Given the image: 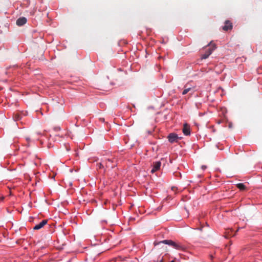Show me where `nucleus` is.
I'll return each instance as SVG.
<instances>
[{
  "label": "nucleus",
  "mask_w": 262,
  "mask_h": 262,
  "mask_svg": "<svg viewBox=\"0 0 262 262\" xmlns=\"http://www.w3.org/2000/svg\"><path fill=\"white\" fill-rule=\"evenodd\" d=\"M48 221L47 220H43L39 224H36L34 227V230H39L42 228L45 225L47 224Z\"/></svg>",
  "instance_id": "7ed1b4c3"
},
{
  "label": "nucleus",
  "mask_w": 262,
  "mask_h": 262,
  "mask_svg": "<svg viewBox=\"0 0 262 262\" xmlns=\"http://www.w3.org/2000/svg\"><path fill=\"white\" fill-rule=\"evenodd\" d=\"M156 164H161V162H157L156 163Z\"/></svg>",
  "instance_id": "2eb2a0df"
},
{
  "label": "nucleus",
  "mask_w": 262,
  "mask_h": 262,
  "mask_svg": "<svg viewBox=\"0 0 262 262\" xmlns=\"http://www.w3.org/2000/svg\"><path fill=\"white\" fill-rule=\"evenodd\" d=\"M174 249L177 250H182L183 249V246L180 244L177 243L176 242L174 243V244L172 246Z\"/></svg>",
  "instance_id": "9b49d317"
},
{
  "label": "nucleus",
  "mask_w": 262,
  "mask_h": 262,
  "mask_svg": "<svg viewBox=\"0 0 262 262\" xmlns=\"http://www.w3.org/2000/svg\"><path fill=\"white\" fill-rule=\"evenodd\" d=\"M34 163H35L34 164H37V163H38V162H37V161H35V162H34Z\"/></svg>",
  "instance_id": "a211bd4d"
},
{
  "label": "nucleus",
  "mask_w": 262,
  "mask_h": 262,
  "mask_svg": "<svg viewBox=\"0 0 262 262\" xmlns=\"http://www.w3.org/2000/svg\"><path fill=\"white\" fill-rule=\"evenodd\" d=\"M170 262H174L173 260L171 261Z\"/></svg>",
  "instance_id": "6ab92c4d"
},
{
  "label": "nucleus",
  "mask_w": 262,
  "mask_h": 262,
  "mask_svg": "<svg viewBox=\"0 0 262 262\" xmlns=\"http://www.w3.org/2000/svg\"><path fill=\"white\" fill-rule=\"evenodd\" d=\"M208 48L206 49L205 53L203 54L201 56L202 59L207 58L216 48L215 45L211 41L208 45Z\"/></svg>",
  "instance_id": "f257e3e1"
},
{
  "label": "nucleus",
  "mask_w": 262,
  "mask_h": 262,
  "mask_svg": "<svg viewBox=\"0 0 262 262\" xmlns=\"http://www.w3.org/2000/svg\"><path fill=\"white\" fill-rule=\"evenodd\" d=\"M174 249L177 250H182L183 249V246L180 244L177 243L176 242L174 243V244L172 246Z\"/></svg>",
  "instance_id": "9d476101"
},
{
  "label": "nucleus",
  "mask_w": 262,
  "mask_h": 262,
  "mask_svg": "<svg viewBox=\"0 0 262 262\" xmlns=\"http://www.w3.org/2000/svg\"><path fill=\"white\" fill-rule=\"evenodd\" d=\"M232 29V24L229 20H226L225 25L223 27V30L228 31Z\"/></svg>",
  "instance_id": "39448f33"
},
{
  "label": "nucleus",
  "mask_w": 262,
  "mask_h": 262,
  "mask_svg": "<svg viewBox=\"0 0 262 262\" xmlns=\"http://www.w3.org/2000/svg\"><path fill=\"white\" fill-rule=\"evenodd\" d=\"M194 89V87L189 86L188 84H187L184 86V90H183V91L182 92V95H186L187 93H188L189 92H191L192 93H193Z\"/></svg>",
  "instance_id": "20e7f679"
},
{
  "label": "nucleus",
  "mask_w": 262,
  "mask_h": 262,
  "mask_svg": "<svg viewBox=\"0 0 262 262\" xmlns=\"http://www.w3.org/2000/svg\"><path fill=\"white\" fill-rule=\"evenodd\" d=\"M108 161L109 162H111V161H110L109 159H108ZM111 162H112V163H113V162H114V161H111Z\"/></svg>",
  "instance_id": "dca6fc26"
},
{
  "label": "nucleus",
  "mask_w": 262,
  "mask_h": 262,
  "mask_svg": "<svg viewBox=\"0 0 262 262\" xmlns=\"http://www.w3.org/2000/svg\"><path fill=\"white\" fill-rule=\"evenodd\" d=\"M101 166H102V165H99V168H101Z\"/></svg>",
  "instance_id": "f3484780"
},
{
  "label": "nucleus",
  "mask_w": 262,
  "mask_h": 262,
  "mask_svg": "<svg viewBox=\"0 0 262 262\" xmlns=\"http://www.w3.org/2000/svg\"><path fill=\"white\" fill-rule=\"evenodd\" d=\"M27 22V18L25 17H21L19 18L16 20V25L18 26H21L25 24Z\"/></svg>",
  "instance_id": "0eeeda50"
},
{
  "label": "nucleus",
  "mask_w": 262,
  "mask_h": 262,
  "mask_svg": "<svg viewBox=\"0 0 262 262\" xmlns=\"http://www.w3.org/2000/svg\"><path fill=\"white\" fill-rule=\"evenodd\" d=\"M183 133L186 136H188L190 134V126L187 123L184 124Z\"/></svg>",
  "instance_id": "423d86ee"
},
{
  "label": "nucleus",
  "mask_w": 262,
  "mask_h": 262,
  "mask_svg": "<svg viewBox=\"0 0 262 262\" xmlns=\"http://www.w3.org/2000/svg\"><path fill=\"white\" fill-rule=\"evenodd\" d=\"M168 141L171 143H177L181 139V138L178 137V135L175 133H170L167 137Z\"/></svg>",
  "instance_id": "f03ea898"
},
{
  "label": "nucleus",
  "mask_w": 262,
  "mask_h": 262,
  "mask_svg": "<svg viewBox=\"0 0 262 262\" xmlns=\"http://www.w3.org/2000/svg\"><path fill=\"white\" fill-rule=\"evenodd\" d=\"M207 168V166L205 165H202L201 168L202 170H205Z\"/></svg>",
  "instance_id": "4468645a"
},
{
  "label": "nucleus",
  "mask_w": 262,
  "mask_h": 262,
  "mask_svg": "<svg viewBox=\"0 0 262 262\" xmlns=\"http://www.w3.org/2000/svg\"><path fill=\"white\" fill-rule=\"evenodd\" d=\"M162 243H164L166 245H168L171 246H173L174 242L171 241V240H164L162 242Z\"/></svg>",
  "instance_id": "f8f14e48"
},
{
  "label": "nucleus",
  "mask_w": 262,
  "mask_h": 262,
  "mask_svg": "<svg viewBox=\"0 0 262 262\" xmlns=\"http://www.w3.org/2000/svg\"><path fill=\"white\" fill-rule=\"evenodd\" d=\"M161 165H154L153 167H152L150 172L151 173H155L156 171L160 170V169Z\"/></svg>",
  "instance_id": "6e6552de"
},
{
  "label": "nucleus",
  "mask_w": 262,
  "mask_h": 262,
  "mask_svg": "<svg viewBox=\"0 0 262 262\" xmlns=\"http://www.w3.org/2000/svg\"><path fill=\"white\" fill-rule=\"evenodd\" d=\"M20 118H21L20 115L18 114H16L14 116V119L15 120H19L20 119Z\"/></svg>",
  "instance_id": "ddd939ff"
},
{
  "label": "nucleus",
  "mask_w": 262,
  "mask_h": 262,
  "mask_svg": "<svg viewBox=\"0 0 262 262\" xmlns=\"http://www.w3.org/2000/svg\"><path fill=\"white\" fill-rule=\"evenodd\" d=\"M236 186L241 191H244L246 189V187L244 183H238Z\"/></svg>",
  "instance_id": "1a4fd4ad"
}]
</instances>
